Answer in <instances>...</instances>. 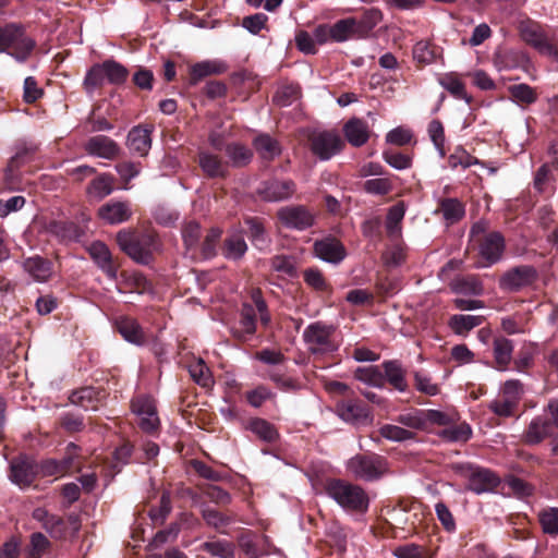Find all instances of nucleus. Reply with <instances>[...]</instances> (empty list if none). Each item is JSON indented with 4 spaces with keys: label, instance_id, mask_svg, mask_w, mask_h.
<instances>
[{
    "label": "nucleus",
    "instance_id": "1",
    "mask_svg": "<svg viewBox=\"0 0 558 558\" xmlns=\"http://www.w3.org/2000/svg\"><path fill=\"white\" fill-rule=\"evenodd\" d=\"M117 242L128 256L144 265L148 264L154 253L159 250L157 236L149 232L121 230L117 233Z\"/></svg>",
    "mask_w": 558,
    "mask_h": 558
},
{
    "label": "nucleus",
    "instance_id": "2",
    "mask_svg": "<svg viewBox=\"0 0 558 558\" xmlns=\"http://www.w3.org/2000/svg\"><path fill=\"white\" fill-rule=\"evenodd\" d=\"M252 303H244L242 305L239 326L234 328L233 335L241 341H246L252 338L256 331V315H259V322L264 327H268L271 317L267 308V304L262 298L258 289L251 291Z\"/></svg>",
    "mask_w": 558,
    "mask_h": 558
},
{
    "label": "nucleus",
    "instance_id": "3",
    "mask_svg": "<svg viewBox=\"0 0 558 558\" xmlns=\"http://www.w3.org/2000/svg\"><path fill=\"white\" fill-rule=\"evenodd\" d=\"M36 47L35 39L26 34L24 26L15 23L0 26V52H5L17 61H26Z\"/></svg>",
    "mask_w": 558,
    "mask_h": 558
},
{
    "label": "nucleus",
    "instance_id": "4",
    "mask_svg": "<svg viewBox=\"0 0 558 558\" xmlns=\"http://www.w3.org/2000/svg\"><path fill=\"white\" fill-rule=\"evenodd\" d=\"M327 495L347 511L364 512L368 497L363 488L342 480H331L326 485Z\"/></svg>",
    "mask_w": 558,
    "mask_h": 558
},
{
    "label": "nucleus",
    "instance_id": "5",
    "mask_svg": "<svg viewBox=\"0 0 558 558\" xmlns=\"http://www.w3.org/2000/svg\"><path fill=\"white\" fill-rule=\"evenodd\" d=\"M308 350L317 354L332 353L338 350L336 328L322 322L310 324L303 332Z\"/></svg>",
    "mask_w": 558,
    "mask_h": 558
},
{
    "label": "nucleus",
    "instance_id": "6",
    "mask_svg": "<svg viewBox=\"0 0 558 558\" xmlns=\"http://www.w3.org/2000/svg\"><path fill=\"white\" fill-rule=\"evenodd\" d=\"M348 471L356 478L371 482L378 480L387 470V461L378 454H356L347 463Z\"/></svg>",
    "mask_w": 558,
    "mask_h": 558
},
{
    "label": "nucleus",
    "instance_id": "7",
    "mask_svg": "<svg viewBox=\"0 0 558 558\" xmlns=\"http://www.w3.org/2000/svg\"><path fill=\"white\" fill-rule=\"evenodd\" d=\"M521 38L539 53L558 60V47L547 36L545 28L533 20H524L519 24Z\"/></svg>",
    "mask_w": 558,
    "mask_h": 558
},
{
    "label": "nucleus",
    "instance_id": "8",
    "mask_svg": "<svg viewBox=\"0 0 558 558\" xmlns=\"http://www.w3.org/2000/svg\"><path fill=\"white\" fill-rule=\"evenodd\" d=\"M308 141L312 153L320 160H329L344 146L339 133L333 130H314Z\"/></svg>",
    "mask_w": 558,
    "mask_h": 558
},
{
    "label": "nucleus",
    "instance_id": "9",
    "mask_svg": "<svg viewBox=\"0 0 558 558\" xmlns=\"http://www.w3.org/2000/svg\"><path fill=\"white\" fill-rule=\"evenodd\" d=\"M537 276V270L531 265L517 266L500 277L499 288L507 292H517L532 286Z\"/></svg>",
    "mask_w": 558,
    "mask_h": 558
},
{
    "label": "nucleus",
    "instance_id": "10",
    "mask_svg": "<svg viewBox=\"0 0 558 558\" xmlns=\"http://www.w3.org/2000/svg\"><path fill=\"white\" fill-rule=\"evenodd\" d=\"M132 411L138 417V425L144 432L153 433L158 429L160 422L155 401L150 397H136L132 401Z\"/></svg>",
    "mask_w": 558,
    "mask_h": 558
},
{
    "label": "nucleus",
    "instance_id": "11",
    "mask_svg": "<svg viewBox=\"0 0 558 558\" xmlns=\"http://www.w3.org/2000/svg\"><path fill=\"white\" fill-rule=\"evenodd\" d=\"M278 218L283 226L291 229L304 230L314 222V215L301 205L286 206L278 210Z\"/></svg>",
    "mask_w": 558,
    "mask_h": 558
},
{
    "label": "nucleus",
    "instance_id": "12",
    "mask_svg": "<svg viewBox=\"0 0 558 558\" xmlns=\"http://www.w3.org/2000/svg\"><path fill=\"white\" fill-rule=\"evenodd\" d=\"M295 191L292 181L267 180L259 184L257 193L268 202H279L289 198Z\"/></svg>",
    "mask_w": 558,
    "mask_h": 558
},
{
    "label": "nucleus",
    "instance_id": "13",
    "mask_svg": "<svg viewBox=\"0 0 558 558\" xmlns=\"http://www.w3.org/2000/svg\"><path fill=\"white\" fill-rule=\"evenodd\" d=\"M36 476V468L27 457H19L12 460L10 465V480L21 488L29 486Z\"/></svg>",
    "mask_w": 558,
    "mask_h": 558
},
{
    "label": "nucleus",
    "instance_id": "14",
    "mask_svg": "<svg viewBox=\"0 0 558 558\" xmlns=\"http://www.w3.org/2000/svg\"><path fill=\"white\" fill-rule=\"evenodd\" d=\"M84 148L88 155L108 160L114 159L120 153L118 144L105 135L90 137L84 144Z\"/></svg>",
    "mask_w": 558,
    "mask_h": 558
},
{
    "label": "nucleus",
    "instance_id": "15",
    "mask_svg": "<svg viewBox=\"0 0 558 558\" xmlns=\"http://www.w3.org/2000/svg\"><path fill=\"white\" fill-rule=\"evenodd\" d=\"M555 428L550 425L547 416L536 415L530 422L523 434V440L530 446L538 445L546 438L554 436Z\"/></svg>",
    "mask_w": 558,
    "mask_h": 558
},
{
    "label": "nucleus",
    "instance_id": "16",
    "mask_svg": "<svg viewBox=\"0 0 558 558\" xmlns=\"http://www.w3.org/2000/svg\"><path fill=\"white\" fill-rule=\"evenodd\" d=\"M478 244V253L488 265L497 263L502 255L505 241L499 232H490L476 242Z\"/></svg>",
    "mask_w": 558,
    "mask_h": 558
},
{
    "label": "nucleus",
    "instance_id": "17",
    "mask_svg": "<svg viewBox=\"0 0 558 558\" xmlns=\"http://www.w3.org/2000/svg\"><path fill=\"white\" fill-rule=\"evenodd\" d=\"M88 253L109 279L114 280L117 278L118 266L113 262L112 255L105 243L99 241L93 242L88 247Z\"/></svg>",
    "mask_w": 558,
    "mask_h": 558
},
{
    "label": "nucleus",
    "instance_id": "18",
    "mask_svg": "<svg viewBox=\"0 0 558 558\" xmlns=\"http://www.w3.org/2000/svg\"><path fill=\"white\" fill-rule=\"evenodd\" d=\"M98 215L108 225H119L131 218L132 208L129 202L110 201L98 209Z\"/></svg>",
    "mask_w": 558,
    "mask_h": 558
},
{
    "label": "nucleus",
    "instance_id": "19",
    "mask_svg": "<svg viewBox=\"0 0 558 558\" xmlns=\"http://www.w3.org/2000/svg\"><path fill=\"white\" fill-rule=\"evenodd\" d=\"M345 140L353 147H361L367 143L371 136V129L364 120L351 118L342 128Z\"/></svg>",
    "mask_w": 558,
    "mask_h": 558
},
{
    "label": "nucleus",
    "instance_id": "20",
    "mask_svg": "<svg viewBox=\"0 0 558 558\" xmlns=\"http://www.w3.org/2000/svg\"><path fill=\"white\" fill-rule=\"evenodd\" d=\"M314 251L318 258L327 263L338 264L345 257L343 245L332 238L315 242Z\"/></svg>",
    "mask_w": 558,
    "mask_h": 558
},
{
    "label": "nucleus",
    "instance_id": "21",
    "mask_svg": "<svg viewBox=\"0 0 558 558\" xmlns=\"http://www.w3.org/2000/svg\"><path fill=\"white\" fill-rule=\"evenodd\" d=\"M499 484V477L487 469H475L472 471L468 487L476 494L493 490Z\"/></svg>",
    "mask_w": 558,
    "mask_h": 558
},
{
    "label": "nucleus",
    "instance_id": "22",
    "mask_svg": "<svg viewBox=\"0 0 558 558\" xmlns=\"http://www.w3.org/2000/svg\"><path fill=\"white\" fill-rule=\"evenodd\" d=\"M413 58L420 65L442 64L441 49L427 41H418L413 48Z\"/></svg>",
    "mask_w": 558,
    "mask_h": 558
},
{
    "label": "nucleus",
    "instance_id": "23",
    "mask_svg": "<svg viewBox=\"0 0 558 558\" xmlns=\"http://www.w3.org/2000/svg\"><path fill=\"white\" fill-rule=\"evenodd\" d=\"M150 146V130L142 126H135L129 132L128 147L132 153L145 156L148 154Z\"/></svg>",
    "mask_w": 558,
    "mask_h": 558
},
{
    "label": "nucleus",
    "instance_id": "24",
    "mask_svg": "<svg viewBox=\"0 0 558 558\" xmlns=\"http://www.w3.org/2000/svg\"><path fill=\"white\" fill-rule=\"evenodd\" d=\"M198 163L203 172L209 178H222L227 173V162L209 151L199 153Z\"/></svg>",
    "mask_w": 558,
    "mask_h": 558
},
{
    "label": "nucleus",
    "instance_id": "25",
    "mask_svg": "<svg viewBox=\"0 0 558 558\" xmlns=\"http://www.w3.org/2000/svg\"><path fill=\"white\" fill-rule=\"evenodd\" d=\"M384 376L387 381L398 391L404 392L408 389L405 380V371L397 360L385 361L383 363Z\"/></svg>",
    "mask_w": 558,
    "mask_h": 558
},
{
    "label": "nucleus",
    "instance_id": "26",
    "mask_svg": "<svg viewBox=\"0 0 558 558\" xmlns=\"http://www.w3.org/2000/svg\"><path fill=\"white\" fill-rule=\"evenodd\" d=\"M383 20V12L378 8L365 9L361 17H355L356 37L364 38L378 25Z\"/></svg>",
    "mask_w": 558,
    "mask_h": 558
},
{
    "label": "nucleus",
    "instance_id": "27",
    "mask_svg": "<svg viewBox=\"0 0 558 558\" xmlns=\"http://www.w3.org/2000/svg\"><path fill=\"white\" fill-rule=\"evenodd\" d=\"M438 209L447 225H453L464 217L465 208L458 198H442L439 201Z\"/></svg>",
    "mask_w": 558,
    "mask_h": 558
},
{
    "label": "nucleus",
    "instance_id": "28",
    "mask_svg": "<svg viewBox=\"0 0 558 558\" xmlns=\"http://www.w3.org/2000/svg\"><path fill=\"white\" fill-rule=\"evenodd\" d=\"M129 72H87L84 78V86L87 92L94 90L105 80L113 84H121L126 80Z\"/></svg>",
    "mask_w": 558,
    "mask_h": 558
},
{
    "label": "nucleus",
    "instance_id": "29",
    "mask_svg": "<svg viewBox=\"0 0 558 558\" xmlns=\"http://www.w3.org/2000/svg\"><path fill=\"white\" fill-rule=\"evenodd\" d=\"M49 232L61 241H78L83 230L72 221H52L49 223Z\"/></svg>",
    "mask_w": 558,
    "mask_h": 558
},
{
    "label": "nucleus",
    "instance_id": "30",
    "mask_svg": "<svg viewBox=\"0 0 558 558\" xmlns=\"http://www.w3.org/2000/svg\"><path fill=\"white\" fill-rule=\"evenodd\" d=\"M25 271L38 282L47 281L51 276L50 263L39 256L27 258L24 264Z\"/></svg>",
    "mask_w": 558,
    "mask_h": 558
},
{
    "label": "nucleus",
    "instance_id": "31",
    "mask_svg": "<svg viewBox=\"0 0 558 558\" xmlns=\"http://www.w3.org/2000/svg\"><path fill=\"white\" fill-rule=\"evenodd\" d=\"M117 328L128 342L138 345L144 342L143 330L135 319L122 317L117 322Z\"/></svg>",
    "mask_w": 558,
    "mask_h": 558
},
{
    "label": "nucleus",
    "instance_id": "32",
    "mask_svg": "<svg viewBox=\"0 0 558 558\" xmlns=\"http://www.w3.org/2000/svg\"><path fill=\"white\" fill-rule=\"evenodd\" d=\"M453 292L465 295H482L483 284L476 276H464L454 279L451 283Z\"/></svg>",
    "mask_w": 558,
    "mask_h": 558
},
{
    "label": "nucleus",
    "instance_id": "33",
    "mask_svg": "<svg viewBox=\"0 0 558 558\" xmlns=\"http://www.w3.org/2000/svg\"><path fill=\"white\" fill-rule=\"evenodd\" d=\"M254 147L259 156L266 160H271L281 153L279 143L268 134L258 135L254 140Z\"/></svg>",
    "mask_w": 558,
    "mask_h": 558
},
{
    "label": "nucleus",
    "instance_id": "34",
    "mask_svg": "<svg viewBox=\"0 0 558 558\" xmlns=\"http://www.w3.org/2000/svg\"><path fill=\"white\" fill-rule=\"evenodd\" d=\"M337 413L343 421L349 423H356L367 415L365 409L354 400L339 402L337 404Z\"/></svg>",
    "mask_w": 558,
    "mask_h": 558
},
{
    "label": "nucleus",
    "instance_id": "35",
    "mask_svg": "<svg viewBox=\"0 0 558 558\" xmlns=\"http://www.w3.org/2000/svg\"><path fill=\"white\" fill-rule=\"evenodd\" d=\"M247 429L266 442H274L279 436L276 427L264 418L251 420L247 424Z\"/></svg>",
    "mask_w": 558,
    "mask_h": 558
},
{
    "label": "nucleus",
    "instance_id": "36",
    "mask_svg": "<svg viewBox=\"0 0 558 558\" xmlns=\"http://www.w3.org/2000/svg\"><path fill=\"white\" fill-rule=\"evenodd\" d=\"M246 251L247 245L243 235L233 233L226 239L222 253L226 258L238 260L244 256Z\"/></svg>",
    "mask_w": 558,
    "mask_h": 558
},
{
    "label": "nucleus",
    "instance_id": "37",
    "mask_svg": "<svg viewBox=\"0 0 558 558\" xmlns=\"http://www.w3.org/2000/svg\"><path fill=\"white\" fill-rule=\"evenodd\" d=\"M537 519L544 534L558 536V508L547 507L537 513Z\"/></svg>",
    "mask_w": 558,
    "mask_h": 558
},
{
    "label": "nucleus",
    "instance_id": "38",
    "mask_svg": "<svg viewBox=\"0 0 558 558\" xmlns=\"http://www.w3.org/2000/svg\"><path fill=\"white\" fill-rule=\"evenodd\" d=\"M484 320L481 315H453L449 320L450 328L458 335H465L480 326Z\"/></svg>",
    "mask_w": 558,
    "mask_h": 558
},
{
    "label": "nucleus",
    "instance_id": "39",
    "mask_svg": "<svg viewBox=\"0 0 558 558\" xmlns=\"http://www.w3.org/2000/svg\"><path fill=\"white\" fill-rule=\"evenodd\" d=\"M354 377L372 387H383L385 384V376L381 369L375 365L357 367Z\"/></svg>",
    "mask_w": 558,
    "mask_h": 558
},
{
    "label": "nucleus",
    "instance_id": "40",
    "mask_svg": "<svg viewBox=\"0 0 558 558\" xmlns=\"http://www.w3.org/2000/svg\"><path fill=\"white\" fill-rule=\"evenodd\" d=\"M355 26V17H347L337 21L333 25H330L331 40L339 43L356 36Z\"/></svg>",
    "mask_w": 558,
    "mask_h": 558
},
{
    "label": "nucleus",
    "instance_id": "41",
    "mask_svg": "<svg viewBox=\"0 0 558 558\" xmlns=\"http://www.w3.org/2000/svg\"><path fill=\"white\" fill-rule=\"evenodd\" d=\"M513 344L507 338H497L494 341V356L499 369H505L512 357Z\"/></svg>",
    "mask_w": 558,
    "mask_h": 558
},
{
    "label": "nucleus",
    "instance_id": "42",
    "mask_svg": "<svg viewBox=\"0 0 558 558\" xmlns=\"http://www.w3.org/2000/svg\"><path fill=\"white\" fill-rule=\"evenodd\" d=\"M112 182L113 181L110 175L101 174L92 181L87 187V193L89 196L100 201L112 193Z\"/></svg>",
    "mask_w": 558,
    "mask_h": 558
},
{
    "label": "nucleus",
    "instance_id": "43",
    "mask_svg": "<svg viewBox=\"0 0 558 558\" xmlns=\"http://www.w3.org/2000/svg\"><path fill=\"white\" fill-rule=\"evenodd\" d=\"M437 80L438 83L453 97L458 99H464L466 102L470 101L464 88V84L456 75H452L451 73L441 74Z\"/></svg>",
    "mask_w": 558,
    "mask_h": 558
},
{
    "label": "nucleus",
    "instance_id": "44",
    "mask_svg": "<svg viewBox=\"0 0 558 558\" xmlns=\"http://www.w3.org/2000/svg\"><path fill=\"white\" fill-rule=\"evenodd\" d=\"M379 434L385 439L397 442L408 441L415 438L413 430L393 424L383 425L379 428Z\"/></svg>",
    "mask_w": 558,
    "mask_h": 558
},
{
    "label": "nucleus",
    "instance_id": "45",
    "mask_svg": "<svg viewBox=\"0 0 558 558\" xmlns=\"http://www.w3.org/2000/svg\"><path fill=\"white\" fill-rule=\"evenodd\" d=\"M189 373L193 380L202 387L208 388L214 383L209 367L201 359L190 364Z\"/></svg>",
    "mask_w": 558,
    "mask_h": 558
},
{
    "label": "nucleus",
    "instance_id": "46",
    "mask_svg": "<svg viewBox=\"0 0 558 558\" xmlns=\"http://www.w3.org/2000/svg\"><path fill=\"white\" fill-rule=\"evenodd\" d=\"M70 400L73 404H76L86 411L97 409V392L90 387L82 388L73 392Z\"/></svg>",
    "mask_w": 558,
    "mask_h": 558
},
{
    "label": "nucleus",
    "instance_id": "47",
    "mask_svg": "<svg viewBox=\"0 0 558 558\" xmlns=\"http://www.w3.org/2000/svg\"><path fill=\"white\" fill-rule=\"evenodd\" d=\"M511 98L520 105H531L536 101V92L526 84H513L508 87Z\"/></svg>",
    "mask_w": 558,
    "mask_h": 558
},
{
    "label": "nucleus",
    "instance_id": "48",
    "mask_svg": "<svg viewBox=\"0 0 558 558\" xmlns=\"http://www.w3.org/2000/svg\"><path fill=\"white\" fill-rule=\"evenodd\" d=\"M226 154L235 167L247 165L252 159V151L242 144L234 143L226 147Z\"/></svg>",
    "mask_w": 558,
    "mask_h": 558
},
{
    "label": "nucleus",
    "instance_id": "49",
    "mask_svg": "<svg viewBox=\"0 0 558 558\" xmlns=\"http://www.w3.org/2000/svg\"><path fill=\"white\" fill-rule=\"evenodd\" d=\"M396 421L410 430H421L425 428L424 411L421 410H412L409 412L400 413L396 417Z\"/></svg>",
    "mask_w": 558,
    "mask_h": 558
},
{
    "label": "nucleus",
    "instance_id": "50",
    "mask_svg": "<svg viewBox=\"0 0 558 558\" xmlns=\"http://www.w3.org/2000/svg\"><path fill=\"white\" fill-rule=\"evenodd\" d=\"M405 208L403 203L392 206L386 218V229L389 235L395 236L400 233V223L404 217Z\"/></svg>",
    "mask_w": 558,
    "mask_h": 558
},
{
    "label": "nucleus",
    "instance_id": "51",
    "mask_svg": "<svg viewBox=\"0 0 558 558\" xmlns=\"http://www.w3.org/2000/svg\"><path fill=\"white\" fill-rule=\"evenodd\" d=\"M202 548L215 557L234 558L233 545L227 541L205 542Z\"/></svg>",
    "mask_w": 558,
    "mask_h": 558
},
{
    "label": "nucleus",
    "instance_id": "52",
    "mask_svg": "<svg viewBox=\"0 0 558 558\" xmlns=\"http://www.w3.org/2000/svg\"><path fill=\"white\" fill-rule=\"evenodd\" d=\"M201 233V227L197 222L189 221L184 225L182 229V238L189 251L198 247Z\"/></svg>",
    "mask_w": 558,
    "mask_h": 558
},
{
    "label": "nucleus",
    "instance_id": "53",
    "mask_svg": "<svg viewBox=\"0 0 558 558\" xmlns=\"http://www.w3.org/2000/svg\"><path fill=\"white\" fill-rule=\"evenodd\" d=\"M248 229V236L252 243L258 248H263L267 244V238L263 225L254 219L248 218L245 220Z\"/></svg>",
    "mask_w": 558,
    "mask_h": 558
},
{
    "label": "nucleus",
    "instance_id": "54",
    "mask_svg": "<svg viewBox=\"0 0 558 558\" xmlns=\"http://www.w3.org/2000/svg\"><path fill=\"white\" fill-rule=\"evenodd\" d=\"M428 135L440 157L445 156V131L439 120H433L428 124Z\"/></svg>",
    "mask_w": 558,
    "mask_h": 558
},
{
    "label": "nucleus",
    "instance_id": "55",
    "mask_svg": "<svg viewBox=\"0 0 558 558\" xmlns=\"http://www.w3.org/2000/svg\"><path fill=\"white\" fill-rule=\"evenodd\" d=\"M300 96V89L296 85H286L280 87L274 96V101L281 106H290Z\"/></svg>",
    "mask_w": 558,
    "mask_h": 558
},
{
    "label": "nucleus",
    "instance_id": "56",
    "mask_svg": "<svg viewBox=\"0 0 558 558\" xmlns=\"http://www.w3.org/2000/svg\"><path fill=\"white\" fill-rule=\"evenodd\" d=\"M383 158L390 167L397 170L408 169L412 165V159L409 155L395 150H385Z\"/></svg>",
    "mask_w": 558,
    "mask_h": 558
},
{
    "label": "nucleus",
    "instance_id": "57",
    "mask_svg": "<svg viewBox=\"0 0 558 558\" xmlns=\"http://www.w3.org/2000/svg\"><path fill=\"white\" fill-rule=\"evenodd\" d=\"M203 519L205 522L216 529L219 532H222L221 529L227 526L230 523V518L222 514L213 508H204L202 511Z\"/></svg>",
    "mask_w": 558,
    "mask_h": 558
},
{
    "label": "nucleus",
    "instance_id": "58",
    "mask_svg": "<svg viewBox=\"0 0 558 558\" xmlns=\"http://www.w3.org/2000/svg\"><path fill=\"white\" fill-rule=\"evenodd\" d=\"M518 403L500 395V397L492 401L488 405L495 414L504 417L513 415Z\"/></svg>",
    "mask_w": 558,
    "mask_h": 558
},
{
    "label": "nucleus",
    "instance_id": "59",
    "mask_svg": "<svg viewBox=\"0 0 558 558\" xmlns=\"http://www.w3.org/2000/svg\"><path fill=\"white\" fill-rule=\"evenodd\" d=\"M414 383L415 388L422 393L427 396H436L439 393L438 385L433 383L432 378L423 372L414 373Z\"/></svg>",
    "mask_w": 558,
    "mask_h": 558
},
{
    "label": "nucleus",
    "instance_id": "60",
    "mask_svg": "<svg viewBox=\"0 0 558 558\" xmlns=\"http://www.w3.org/2000/svg\"><path fill=\"white\" fill-rule=\"evenodd\" d=\"M153 215H154L156 222H158L159 225L165 226V227H170V226L174 225L177 222V220L179 219V214L174 209H172L166 205L157 206L154 209Z\"/></svg>",
    "mask_w": 558,
    "mask_h": 558
},
{
    "label": "nucleus",
    "instance_id": "61",
    "mask_svg": "<svg viewBox=\"0 0 558 558\" xmlns=\"http://www.w3.org/2000/svg\"><path fill=\"white\" fill-rule=\"evenodd\" d=\"M220 235L221 231L218 228H213L207 232L201 247L204 258H211L216 255V244Z\"/></svg>",
    "mask_w": 558,
    "mask_h": 558
},
{
    "label": "nucleus",
    "instance_id": "62",
    "mask_svg": "<svg viewBox=\"0 0 558 558\" xmlns=\"http://www.w3.org/2000/svg\"><path fill=\"white\" fill-rule=\"evenodd\" d=\"M364 190L369 194L386 195L392 190V183L387 178L371 179L364 183Z\"/></svg>",
    "mask_w": 558,
    "mask_h": 558
},
{
    "label": "nucleus",
    "instance_id": "63",
    "mask_svg": "<svg viewBox=\"0 0 558 558\" xmlns=\"http://www.w3.org/2000/svg\"><path fill=\"white\" fill-rule=\"evenodd\" d=\"M449 166L451 168H457L461 166L462 168H469L473 165H480V160L476 157L471 156L464 149H458L452 155L449 156L448 159Z\"/></svg>",
    "mask_w": 558,
    "mask_h": 558
},
{
    "label": "nucleus",
    "instance_id": "64",
    "mask_svg": "<svg viewBox=\"0 0 558 558\" xmlns=\"http://www.w3.org/2000/svg\"><path fill=\"white\" fill-rule=\"evenodd\" d=\"M171 511V500L168 493H163L160 498L158 508H154L149 511V517L154 523H163L166 518Z\"/></svg>",
    "mask_w": 558,
    "mask_h": 558
}]
</instances>
